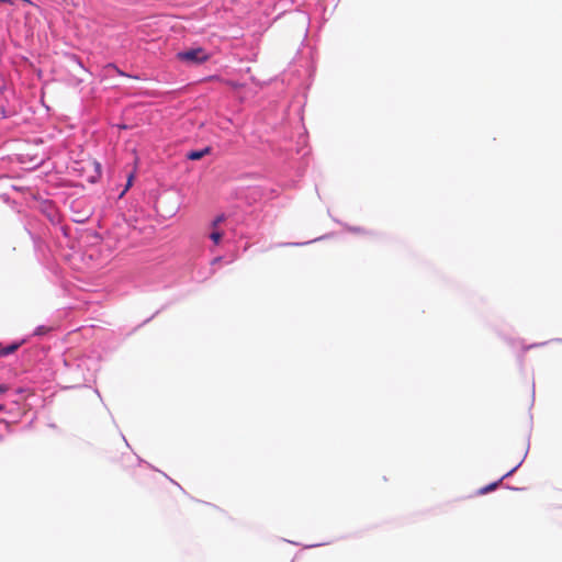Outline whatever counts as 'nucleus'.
<instances>
[{"label":"nucleus","mask_w":562,"mask_h":562,"mask_svg":"<svg viewBox=\"0 0 562 562\" xmlns=\"http://www.w3.org/2000/svg\"><path fill=\"white\" fill-rule=\"evenodd\" d=\"M300 20H301L302 25H303V27H302V30H300V32L306 33L307 30L305 29V25H306L307 19H306L305 15H300Z\"/></svg>","instance_id":"6e6552de"},{"label":"nucleus","mask_w":562,"mask_h":562,"mask_svg":"<svg viewBox=\"0 0 562 562\" xmlns=\"http://www.w3.org/2000/svg\"><path fill=\"white\" fill-rule=\"evenodd\" d=\"M9 390V386L5 384H0V393H4Z\"/></svg>","instance_id":"1a4fd4ad"},{"label":"nucleus","mask_w":562,"mask_h":562,"mask_svg":"<svg viewBox=\"0 0 562 562\" xmlns=\"http://www.w3.org/2000/svg\"><path fill=\"white\" fill-rule=\"evenodd\" d=\"M218 260H220V258H215V259H214V262H215V263H218Z\"/></svg>","instance_id":"ddd939ff"},{"label":"nucleus","mask_w":562,"mask_h":562,"mask_svg":"<svg viewBox=\"0 0 562 562\" xmlns=\"http://www.w3.org/2000/svg\"><path fill=\"white\" fill-rule=\"evenodd\" d=\"M105 75L110 76L112 72H116L120 76H127L125 72H123L121 69H119L114 64H108L104 67Z\"/></svg>","instance_id":"20e7f679"},{"label":"nucleus","mask_w":562,"mask_h":562,"mask_svg":"<svg viewBox=\"0 0 562 562\" xmlns=\"http://www.w3.org/2000/svg\"><path fill=\"white\" fill-rule=\"evenodd\" d=\"M19 2L29 3V0H0V5L3 3L10 4V5H16Z\"/></svg>","instance_id":"0eeeda50"},{"label":"nucleus","mask_w":562,"mask_h":562,"mask_svg":"<svg viewBox=\"0 0 562 562\" xmlns=\"http://www.w3.org/2000/svg\"><path fill=\"white\" fill-rule=\"evenodd\" d=\"M4 409V405L0 404V411Z\"/></svg>","instance_id":"9b49d317"},{"label":"nucleus","mask_w":562,"mask_h":562,"mask_svg":"<svg viewBox=\"0 0 562 562\" xmlns=\"http://www.w3.org/2000/svg\"><path fill=\"white\" fill-rule=\"evenodd\" d=\"M225 221V216L223 214L216 216L211 223L212 229H218V225Z\"/></svg>","instance_id":"423d86ee"},{"label":"nucleus","mask_w":562,"mask_h":562,"mask_svg":"<svg viewBox=\"0 0 562 562\" xmlns=\"http://www.w3.org/2000/svg\"><path fill=\"white\" fill-rule=\"evenodd\" d=\"M218 260H220V258H215V259H214V262H215V263H218Z\"/></svg>","instance_id":"f8f14e48"},{"label":"nucleus","mask_w":562,"mask_h":562,"mask_svg":"<svg viewBox=\"0 0 562 562\" xmlns=\"http://www.w3.org/2000/svg\"><path fill=\"white\" fill-rule=\"evenodd\" d=\"M210 54L202 47L190 48L177 54L178 59L190 65H199L205 63L210 58Z\"/></svg>","instance_id":"f257e3e1"},{"label":"nucleus","mask_w":562,"mask_h":562,"mask_svg":"<svg viewBox=\"0 0 562 562\" xmlns=\"http://www.w3.org/2000/svg\"><path fill=\"white\" fill-rule=\"evenodd\" d=\"M207 153H210V148H205L203 150H192L188 153L187 157L191 160H198L201 159Z\"/></svg>","instance_id":"7ed1b4c3"},{"label":"nucleus","mask_w":562,"mask_h":562,"mask_svg":"<svg viewBox=\"0 0 562 562\" xmlns=\"http://www.w3.org/2000/svg\"><path fill=\"white\" fill-rule=\"evenodd\" d=\"M131 182H132V177H130V179H128L127 187L131 186Z\"/></svg>","instance_id":"9d476101"},{"label":"nucleus","mask_w":562,"mask_h":562,"mask_svg":"<svg viewBox=\"0 0 562 562\" xmlns=\"http://www.w3.org/2000/svg\"><path fill=\"white\" fill-rule=\"evenodd\" d=\"M512 472H513V471H509L508 473L504 474V475H503L498 481L493 482V483H491V484H488V485H486V486L481 487V488L477 491V494H479V495H484V494H486V493H488V492L495 491V490L498 487V485L501 484V482H502L505 477L509 476V475L512 474Z\"/></svg>","instance_id":"f03ea898"},{"label":"nucleus","mask_w":562,"mask_h":562,"mask_svg":"<svg viewBox=\"0 0 562 562\" xmlns=\"http://www.w3.org/2000/svg\"><path fill=\"white\" fill-rule=\"evenodd\" d=\"M223 232L220 229H213V232L210 234V238L213 240L214 244H220V241L223 238Z\"/></svg>","instance_id":"39448f33"}]
</instances>
